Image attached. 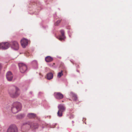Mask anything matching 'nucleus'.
Here are the masks:
<instances>
[{"label":"nucleus","mask_w":132,"mask_h":132,"mask_svg":"<svg viewBox=\"0 0 132 132\" xmlns=\"http://www.w3.org/2000/svg\"><path fill=\"white\" fill-rule=\"evenodd\" d=\"M21 108V105L20 103L19 102H15L13 105L11 110L14 113H15L20 111Z\"/></svg>","instance_id":"f257e3e1"},{"label":"nucleus","mask_w":132,"mask_h":132,"mask_svg":"<svg viewBox=\"0 0 132 132\" xmlns=\"http://www.w3.org/2000/svg\"><path fill=\"white\" fill-rule=\"evenodd\" d=\"M59 110L57 113V115L59 117L62 116V113L65 110V107L63 104H59L58 106Z\"/></svg>","instance_id":"f03ea898"},{"label":"nucleus","mask_w":132,"mask_h":132,"mask_svg":"<svg viewBox=\"0 0 132 132\" xmlns=\"http://www.w3.org/2000/svg\"><path fill=\"white\" fill-rule=\"evenodd\" d=\"M14 88L15 90V92L13 93V91L12 90H10L9 92V94L10 96L11 97L13 98L17 97L20 94V93L18 92V90H19V89L16 87H15Z\"/></svg>","instance_id":"7ed1b4c3"},{"label":"nucleus","mask_w":132,"mask_h":132,"mask_svg":"<svg viewBox=\"0 0 132 132\" xmlns=\"http://www.w3.org/2000/svg\"><path fill=\"white\" fill-rule=\"evenodd\" d=\"M38 126L37 124H33V126H32V123L29 122L23 124V127H26L28 128H31L33 129L37 128L38 127Z\"/></svg>","instance_id":"20e7f679"},{"label":"nucleus","mask_w":132,"mask_h":132,"mask_svg":"<svg viewBox=\"0 0 132 132\" xmlns=\"http://www.w3.org/2000/svg\"><path fill=\"white\" fill-rule=\"evenodd\" d=\"M7 132H18L17 128L15 125H11L9 127Z\"/></svg>","instance_id":"39448f33"},{"label":"nucleus","mask_w":132,"mask_h":132,"mask_svg":"<svg viewBox=\"0 0 132 132\" xmlns=\"http://www.w3.org/2000/svg\"><path fill=\"white\" fill-rule=\"evenodd\" d=\"M10 45L11 47L14 50H18L19 48V45L17 41H12L10 43Z\"/></svg>","instance_id":"423d86ee"},{"label":"nucleus","mask_w":132,"mask_h":132,"mask_svg":"<svg viewBox=\"0 0 132 132\" xmlns=\"http://www.w3.org/2000/svg\"><path fill=\"white\" fill-rule=\"evenodd\" d=\"M20 70L21 72L23 73L26 71L27 67V66L24 64L20 63L19 64Z\"/></svg>","instance_id":"0eeeda50"},{"label":"nucleus","mask_w":132,"mask_h":132,"mask_svg":"<svg viewBox=\"0 0 132 132\" xmlns=\"http://www.w3.org/2000/svg\"><path fill=\"white\" fill-rule=\"evenodd\" d=\"M9 44L7 42L2 43L0 44V48L2 49H7L9 46Z\"/></svg>","instance_id":"6e6552de"},{"label":"nucleus","mask_w":132,"mask_h":132,"mask_svg":"<svg viewBox=\"0 0 132 132\" xmlns=\"http://www.w3.org/2000/svg\"><path fill=\"white\" fill-rule=\"evenodd\" d=\"M54 96L56 99L59 100L61 99L63 97V95L60 92H55Z\"/></svg>","instance_id":"1a4fd4ad"},{"label":"nucleus","mask_w":132,"mask_h":132,"mask_svg":"<svg viewBox=\"0 0 132 132\" xmlns=\"http://www.w3.org/2000/svg\"><path fill=\"white\" fill-rule=\"evenodd\" d=\"M6 76V78L8 81H11L12 80L13 77V75L11 72H8L7 73Z\"/></svg>","instance_id":"9d476101"},{"label":"nucleus","mask_w":132,"mask_h":132,"mask_svg":"<svg viewBox=\"0 0 132 132\" xmlns=\"http://www.w3.org/2000/svg\"><path fill=\"white\" fill-rule=\"evenodd\" d=\"M28 43V40L25 39H23L21 41V44L23 48L25 47L27 45Z\"/></svg>","instance_id":"9b49d317"},{"label":"nucleus","mask_w":132,"mask_h":132,"mask_svg":"<svg viewBox=\"0 0 132 132\" xmlns=\"http://www.w3.org/2000/svg\"><path fill=\"white\" fill-rule=\"evenodd\" d=\"M61 35H60L59 38V40H63L65 38V36L64 35V31L63 30H61L60 31Z\"/></svg>","instance_id":"f8f14e48"},{"label":"nucleus","mask_w":132,"mask_h":132,"mask_svg":"<svg viewBox=\"0 0 132 132\" xmlns=\"http://www.w3.org/2000/svg\"><path fill=\"white\" fill-rule=\"evenodd\" d=\"M53 75L51 72L48 73L46 75V78L48 80H50L53 78Z\"/></svg>","instance_id":"ddd939ff"},{"label":"nucleus","mask_w":132,"mask_h":132,"mask_svg":"<svg viewBox=\"0 0 132 132\" xmlns=\"http://www.w3.org/2000/svg\"><path fill=\"white\" fill-rule=\"evenodd\" d=\"M53 58L50 56H47L46 57L45 60L47 62H50L53 60Z\"/></svg>","instance_id":"4468645a"},{"label":"nucleus","mask_w":132,"mask_h":132,"mask_svg":"<svg viewBox=\"0 0 132 132\" xmlns=\"http://www.w3.org/2000/svg\"><path fill=\"white\" fill-rule=\"evenodd\" d=\"M70 95L72 96L73 101H76L77 100V98L76 95L72 92L70 93Z\"/></svg>","instance_id":"2eb2a0df"},{"label":"nucleus","mask_w":132,"mask_h":132,"mask_svg":"<svg viewBox=\"0 0 132 132\" xmlns=\"http://www.w3.org/2000/svg\"><path fill=\"white\" fill-rule=\"evenodd\" d=\"M28 117L30 118H34L36 117V114L34 113H30L28 114Z\"/></svg>","instance_id":"dca6fc26"},{"label":"nucleus","mask_w":132,"mask_h":132,"mask_svg":"<svg viewBox=\"0 0 132 132\" xmlns=\"http://www.w3.org/2000/svg\"><path fill=\"white\" fill-rule=\"evenodd\" d=\"M61 19L60 18H59L58 19L57 21L55 22L54 23V24L55 26H58L60 22L61 21Z\"/></svg>","instance_id":"f3484780"},{"label":"nucleus","mask_w":132,"mask_h":132,"mask_svg":"<svg viewBox=\"0 0 132 132\" xmlns=\"http://www.w3.org/2000/svg\"><path fill=\"white\" fill-rule=\"evenodd\" d=\"M63 71L61 70V72H59L57 74V77L59 78H60L63 74L62 73Z\"/></svg>","instance_id":"a211bd4d"},{"label":"nucleus","mask_w":132,"mask_h":132,"mask_svg":"<svg viewBox=\"0 0 132 132\" xmlns=\"http://www.w3.org/2000/svg\"><path fill=\"white\" fill-rule=\"evenodd\" d=\"M24 116V115L23 114H20L18 116V117L19 118H21L23 117Z\"/></svg>","instance_id":"6ab92c4d"},{"label":"nucleus","mask_w":132,"mask_h":132,"mask_svg":"<svg viewBox=\"0 0 132 132\" xmlns=\"http://www.w3.org/2000/svg\"><path fill=\"white\" fill-rule=\"evenodd\" d=\"M53 64H55V63H53Z\"/></svg>","instance_id":"aec40b11"},{"label":"nucleus","mask_w":132,"mask_h":132,"mask_svg":"<svg viewBox=\"0 0 132 132\" xmlns=\"http://www.w3.org/2000/svg\"><path fill=\"white\" fill-rule=\"evenodd\" d=\"M63 102V101H62V102Z\"/></svg>","instance_id":"412c9836"}]
</instances>
